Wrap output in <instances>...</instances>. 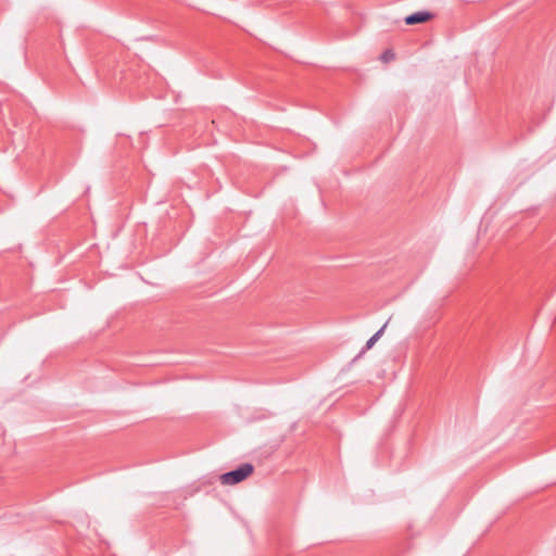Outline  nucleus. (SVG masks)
<instances>
[{
	"label": "nucleus",
	"instance_id": "1",
	"mask_svg": "<svg viewBox=\"0 0 556 556\" xmlns=\"http://www.w3.org/2000/svg\"><path fill=\"white\" fill-rule=\"evenodd\" d=\"M254 470L253 465L243 464L235 470L223 473L219 477L220 483L225 485L237 484L247 479Z\"/></svg>",
	"mask_w": 556,
	"mask_h": 556
},
{
	"label": "nucleus",
	"instance_id": "2",
	"mask_svg": "<svg viewBox=\"0 0 556 556\" xmlns=\"http://www.w3.org/2000/svg\"><path fill=\"white\" fill-rule=\"evenodd\" d=\"M432 17H433V14L428 11H418V12L407 15L404 21L407 25H415V24L426 23L429 20H431Z\"/></svg>",
	"mask_w": 556,
	"mask_h": 556
},
{
	"label": "nucleus",
	"instance_id": "3",
	"mask_svg": "<svg viewBox=\"0 0 556 556\" xmlns=\"http://www.w3.org/2000/svg\"><path fill=\"white\" fill-rule=\"evenodd\" d=\"M388 323H386L367 342L365 345L366 350L371 349L375 343L381 338V336L384 332V329L387 328Z\"/></svg>",
	"mask_w": 556,
	"mask_h": 556
},
{
	"label": "nucleus",
	"instance_id": "4",
	"mask_svg": "<svg viewBox=\"0 0 556 556\" xmlns=\"http://www.w3.org/2000/svg\"><path fill=\"white\" fill-rule=\"evenodd\" d=\"M394 58H395V54L390 49L383 51V53L380 55L381 61L384 63H388V62L394 60Z\"/></svg>",
	"mask_w": 556,
	"mask_h": 556
}]
</instances>
